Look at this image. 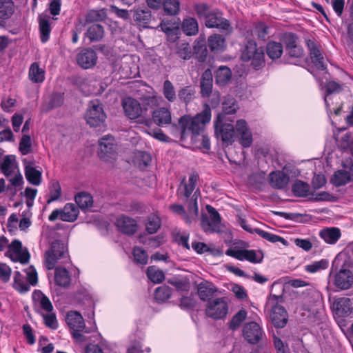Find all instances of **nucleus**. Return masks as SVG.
<instances>
[{"instance_id":"44","label":"nucleus","mask_w":353,"mask_h":353,"mask_svg":"<svg viewBox=\"0 0 353 353\" xmlns=\"http://www.w3.org/2000/svg\"><path fill=\"white\" fill-rule=\"evenodd\" d=\"M254 232L256 234H257L258 235H259L261 237L268 241L269 242H271V243L280 242L285 246L288 245V242L287 241V240H285L283 237H282L281 236L270 233V232L264 231L260 228H255Z\"/></svg>"},{"instance_id":"50","label":"nucleus","mask_w":353,"mask_h":353,"mask_svg":"<svg viewBox=\"0 0 353 353\" xmlns=\"http://www.w3.org/2000/svg\"><path fill=\"white\" fill-rule=\"evenodd\" d=\"M247 312L245 309H241L236 313L229 323V327L232 330H237L247 317Z\"/></svg>"},{"instance_id":"45","label":"nucleus","mask_w":353,"mask_h":353,"mask_svg":"<svg viewBox=\"0 0 353 353\" xmlns=\"http://www.w3.org/2000/svg\"><path fill=\"white\" fill-rule=\"evenodd\" d=\"M261 48H257L256 42L252 39H250L247 41L245 49L242 52V59L245 61H248L252 59V57L254 56Z\"/></svg>"},{"instance_id":"25","label":"nucleus","mask_w":353,"mask_h":353,"mask_svg":"<svg viewBox=\"0 0 353 353\" xmlns=\"http://www.w3.org/2000/svg\"><path fill=\"white\" fill-rule=\"evenodd\" d=\"M214 79L216 85L225 86L230 82L232 79V71L226 65L219 66L214 72Z\"/></svg>"},{"instance_id":"12","label":"nucleus","mask_w":353,"mask_h":353,"mask_svg":"<svg viewBox=\"0 0 353 353\" xmlns=\"http://www.w3.org/2000/svg\"><path fill=\"white\" fill-rule=\"evenodd\" d=\"M242 332L243 338L250 344H256L265 335L262 327L254 321L246 323Z\"/></svg>"},{"instance_id":"38","label":"nucleus","mask_w":353,"mask_h":353,"mask_svg":"<svg viewBox=\"0 0 353 353\" xmlns=\"http://www.w3.org/2000/svg\"><path fill=\"white\" fill-rule=\"evenodd\" d=\"M54 281L59 286L68 287L71 281L68 271L64 268H57L54 272Z\"/></svg>"},{"instance_id":"64","label":"nucleus","mask_w":353,"mask_h":353,"mask_svg":"<svg viewBox=\"0 0 353 353\" xmlns=\"http://www.w3.org/2000/svg\"><path fill=\"white\" fill-rule=\"evenodd\" d=\"M196 301L193 296H182L180 299L179 307L182 310H191L196 305Z\"/></svg>"},{"instance_id":"62","label":"nucleus","mask_w":353,"mask_h":353,"mask_svg":"<svg viewBox=\"0 0 353 353\" xmlns=\"http://www.w3.org/2000/svg\"><path fill=\"white\" fill-rule=\"evenodd\" d=\"M194 10L197 16L201 19L203 18L205 21L207 19V16L210 13L211 10L210 6L205 3H199L194 6Z\"/></svg>"},{"instance_id":"48","label":"nucleus","mask_w":353,"mask_h":353,"mask_svg":"<svg viewBox=\"0 0 353 353\" xmlns=\"http://www.w3.org/2000/svg\"><path fill=\"white\" fill-rule=\"evenodd\" d=\"M162 6L164 12L168 15L175 16L179 12V0H164Z\"/></svg>"},{"instance_id":"24","label":"nucleus","mask_w":353,"mask_h":353,"mask_svg":"<svg viewBox=\"0 0 353 353\" xmlns=\"http://www.w3.org/2000/svg\"><path fill=\"white\" fill-rule=\"evenodd\" d=\"M98 156L104 162L110 161V134H106L98 141Z\"/></svg>"},{"instance_id":"13","label":"nucleus","mask_w":353,"mask_h":353,"mask_svg":"<svg viewBox=\"0 0 353 353\" xmlns=\"http://www.w3.org/2000/svg\"><path fill=\"white\" fill-rule=\"evenodd\" d=\"M305 45L309 51L312 63L314 66L321 70H325L327 65L324 62V57L321 52V46L318 45L314 40L307 39Z\"/></svg>"},{"instance_id":"63","label":"nucleus","mask_w":353,"mask_h":353,"mask_svg":"<svg viewBox=\"0 0 353 353\" xmlns=\"http://www.w3.org/2000/svg\"><path fill=\"white\" fill-rule=\"evenodd\" d=\"M238 109V105L234 98H231L223 103V112L225 114H234Z\"/></svg>"},{"instance_id":"4","label":"nucleus","mask_w":353,"mask_h":353,"mask_svg":"<svg viewBox=\"0 0 353 353\" xmlns=\"http://www.w3.org/2000/svg\"><path fill=\"white\" fill-rule=\"evenodd\" d=\"M69 258L68 246L61 240H54L51 243L50 250L45 253V261L46 268L52 270L55 267L57 261L59 259H68Z\"/></svg>"},{"instance_id":"37","label":"nucleus","mask_w":353,"mask_h":353,"mask_svg":"<svg viewBox=\"0 0 353 353\" xmlns=\"http://www.w3.org/2000/svg\"><path fill=\"white\" fill-rule=\"evenodd\" d=\"M293 194L297 197H307L310 194V186L307 182L295 181L292 185Z\"/></svg>"},{"instance_id":"32","label":"nucleus","mask_w":353,"mask_h":353,"mask_svg":"<svg viewBox=\"0 0 353 353\" xmlns=\"http://www.w3.org/2000/svg\"><path fill=\"white\" fill-rule=\"evenodd\" d=\"M265 50L267 55L272 60L279 59L283 52L282 43L274 41H270L268 42Z\"/></svg>"},{"instance_id":"49","label":"nucleus","mask_w":353,"mask_h":353,"mask_svg":"<svg viewBox=\"0 0 353 353\" xmlns=\"http://www.w3.org/2000/svg\"><path fill=\"white\" fill-rule=\"evenodd\" d=\"M199 176L196 172H192L189 176L188 183H184V196L189 198L195 189Z\"/></svg>"},{"instance_id":"36","label":"nucleus","mask_w":353,"mask_h":353,"mask_svg":"<svg viewBox=\"0 0 353 353\" xmlns=\"http://www.w3.org/2000/svg\"><path fill=\"white\" fill-rule=\"evenodd\" d=\"M32 297L34 302L39 303L43 310L48 312L52 311L53 306L51 301L41 290H35L32 293Z\"/></svg>"},{"instance_id":"11","label":"nucleus","mask_w":353,"mask_h":353,"mask_svg":"<svg viewBox=\"0 0 353 353\" xmlns=\"http://www.w3.org/2000/svg\"><path fill=\"white\" fill-rule=\"evenodd\" d=\"M209 216L202 215L201 220V225L205 232H216L221 223V216L219 213L211 205L206 206Z\"/></svg>"},{"instance_id":"21","label":"nucleus","mask_w":353,"mask_h":353,"mask_svg":"<svg viewBox=\"0 0 353 353\" xmlns=\"http://www.w3.org/2000/svg\"><path fill=\"white\" fill-rule=\"evenodd\" d=\"M217 292V288L210 281H203L197 285V294L203 301H212L213 295Z\"/></svg>"},{"instance_id":"41","label":"nucleus","mask_w":353,"mask_h":353,"mask_svg":"<svg viewBox=\"0 0 353 353\" xmlns=\"http://www.w3.org/2000/svg\"><path fill=\"white\" fill-rule=\"evenodd\" d=\"M196 91L192 85H186L178 91V97L181 101L189 104L195 98Z\"/></svg>"},{"instance_id":"10","label":"nucleus","mask_w":353,"mask_h":353,"mask_svg":"<svg viewBox=\"0 0 353 353\" xmlns=\"http://www.w3.org/2000/svg\"><path fill=\"white\" fill-rule=\"evenodd\" d=\"M6 256L14 262L26 264L29 262L30 254L26 248H23L21 242L18 239L13 240L8 246Z\"/></svg>"},{"instance_id":"52","label":"nucleus","mask_w":353,"mask_h":353,"mask_svg":"<svg viewBox=\"0 0 353 353\" xmlns=\"http://www.w3.org/2000/svg\"><path fill=\"white\" fill-rule=\"evenodd\" d=\"M161 225V221L159 216L150 215L148 217V221L145 223V230L148 234H154L160 228Z\"/></svg>"},{"instance_id":"16","label":"nucleus","mask_w":353,"mask_h":353,"mask_svg":"<svg viewBox=\"0 0 353 353\" xmlns=\"http://www.w3.org/2000/svg\"><path fill=\"white\" fill-rule=\"evenodd\" d=\"M122 106L125 115L130 119H137L141 115L142 108L140 103L132 97L123 99Z\"/></svg>"},{"instance_id":"15","label":"nucleus","mask_w":353,"mask_h":353,"mask_svg":"<svg viewBox=\"0 0 353 353\" xmlns=\"http://www.w3.org/2000/svg\"><path fill=\"white\" fill-rule=\"evenodd\" d=\"M236 136L240 144L243 148H249L251 146L253 141L252 134L245 120L240 119L236 121L235 137Z\"/></svg>"},{"instance_id":"17","label":"nucleus","mask_w":353,"mask_h":353,"mask_svg":"<svg viewBox=\"0 0 353 353\" xmlns=\"http://www.w3.org/2000/svg\"><path fill=\"white\" fill-rule=\"evenodd\" d=\"M97 56L95 51L91 48L83 49L77 56V61L80 67L89 69L97 63Z\"/></svg>"},{"instance_id":"42","label":"nucleus","mask_w":353,"mask_h":353,"mask_svg":"<svg viewBox=\"0 0 353 353\" xmlns=\"http://www.w3.org/2000/svg\"><path fill=\"white\" fill-rule=\"evenodd\" d=\"M14 12V3L12 0H0V19H8Z\"/></svg>"},{"instance_id":"29","label":"nucleus","mask_w":353,"mask_h":353,"mask_svg":"<svg viewBox=\"0 0 353 353\" xmlns=\"http://www.w3.org/2000/svg\"><path fill=\"white\" fill-rule=\"evenodd\" d=\"M17 167L15 156L14 155L5 156L2 163L0 164V169L7 179L11 176L14 172V168Z\"/></svg>"},{"instance_id":"7","label":"nucleus","mask_w":353,"mask_h":353,"mask_svg":"<svg viewBox=\"0 0 353 353\" xmlns=\"http://www.w3.org/2000/svg\"><path fill=\"white\" fill-rule=\"evenodd\" d=\"M214 132L216 137L221 139L226 145H231L236 134V128L232 124L223 122L221 114H219L214 121Z\"/></svg>"},{"instance_id":"18","label":"nucleus","mask_w":353,"mask_h":353,"mask_svg":"<svg viewBox=\"0 0 353 353\" xmlns=\"http://www.w3.org/2000/svg\"><path fill=\"white\" fill-rule=\"evenodd\" d=\"M66 323L70 327V333L83 331L85 329V322L81 314L76 311H70L67 313Z\"/></svg>"},{"instance_id":"46","label":"nucleus","mask_w":353,"mask_h":353,"mask_svg":"<svg viewBox=\"0 0 353 353\" xmlns=\"http://www.w3.org/2000/svg\"><path fill=\"white\" fill-rule=\"evenodd\" d=\"M351 180L350 173L344 170H339L334 172L332 179L333 184L336 186H342L347 184Z\"/></svg>"},{"instance_id":"39","label":"nucleus","mask_w":353,"mask_h":353,"mask_svg":"<svg viewBox=\"0 0 353 353\" xmlns=\"http://www.w3.org/2000/svg\"><path fill=\"white\" fill-rule=\"evenodd\" d=\"M173 290L172 288L166 285L158 287L154 291V299L158 303H165L170 299Z\"/></svg>"},{"instance_id":"30","label":"nucleus","mask_w":353,"mask_h":353,"mask_svg":"<svg viewBox=\"0 0 353 353\" xmlns=\"http://www.w3.org/2000/svg\"><path fill=\"white\" fill-rule=\"evenodd\" d=\"M61 211V221L66 222H74L79 214V208L71 203H66Z\"/></svg>"},{"instance_id":"23","label":"nucleus","mask_w":353,"mask_h":353,"mask_svg":"<svg viewBox=\"0 0 353 353\" xmlns=\"http://www.w3.org/2000/svg\"><path fill=\"white\" fill-rule=\"evenodd\" d=\"M319 235L326 243L334 245L341 238V232L336 227L325 228L319 231Z\"/></svg>"},{"instance_id":"58","label":"nucleus","mask_w":353,"mask_h":353,"mask_svg":"<svg viewBox=\"0 0 353 353\" xmlns=\"http://www.w3.org/2000/svg\"><path fill=\"white\" fill-rule=\"evenodd\" d=\"M252 66L256 70L262 68L265 65V54L263 48L252 57L250 59Z\"/></svg>"},{"instance_id":"8","label":"nucleus","mask_w":353,"mask_h":353,"mask_svg":"<svg viewBox=\"0 0 353 353\" xmlns=\"http://www.w3.org/2000/svg\"><path fill=\"white\" fill-rule=\"evenodd\" d=\"M205 312L207 316L214 320L225 318L228 312V305L225 298L219 297L209 301Z\"/></svg>"},{"instance_id":"55","label":"nucleus","mask_w":353,"mask_h":353,"mask_svg":"<svg viewBox=\"0 0 353 353\" xmlns=\"http://www.w3.org/2000/svg\"><path fill=\"white\" fill-rule=\"evenodd\" d=\"M329 262L327 259H321L318 261H314L311 264L305 266V271L309 273H315L322 270L327 268Z\"/></svg>"},{"instance_id":"57","label":"nucleus","mask_w":353,"mask_h":353,"mask_svg":"<svg viewBox=\"0 0 353 353\" xmlns=\"http://www.w3.org/2000/svg\"><path fill=\"white\" fill-rule=\"evenodd\" d=\"M285 50L291 49L299 45V37L293 32L284 33L282 39Z\"/></svg>"},{"instance_id":"1","label":"nucleus","mask_w":353,"mask_h":353,"mask_svg":"<svg viewBox=\"0 0 353 353\" xmlns=\"http://www.w3.org/2000/svg\"><path fill=\"white\" fill-rule=\"evenodd\" d=\"M211 117V108L208 104L205 103L200 112L194 117L183 115L179 118V123L181 125L183 134H187V137L190 135L191 139L194 140L203 132L205 125L210 123Z\"/></svg>"},{"instance_id":"27","label":"nucleus","mask_w":353,"mask_h":353,"mask_svg":"<svg viewBox=\"0 0 353 353\" xmlns=\"http://www.w3.org/2000/svg\"><path fill=\"white\" fill-rule=\"evenodd\" d=\"M50 21L51 17L48 14H42L39 16V31L42 43L47 42L50 38L51 32Z\"/></svg>"},{"instance_id":"59","label":"nucleus","mask_w":353,"mask_h":353,"mask_svg":"<svg viewBox=\"0 0 353 353\" xmlns=\"http://www.w3.org/2000/svg\"><path fill=\"white\" fill-rule=\"evenodd\" d=\"M325 91L326 95L325 97L324 101L325 103L326 108H329L330 103L328 102V95L341 91V86L339 83L336 81H330L326 83L325 84Z\"/></svg>"},{"instance_id":"28","label":"nucleus","mask_w":353,"mask_h":353,"mask_svg":"<svg viewBox=\"0 0 353 353\" xmlns=\"http://www.w3.org/2000/svg\"><path fill=\"white\" fill-rule=\"evenodd\" d=\"M152 119L159 126L171 123L172 117L170 110L165 108H159L152 112Z\"/></svg>"},{"instance_id":"56","label":"nucleus","mask_w":353,"mask_h":353,"mask_svg":"<svg viewBox=\"0 0 353 353\" xmlns=\"http://www.w3.org/2000/svg\"><path fill=\"white\" fill-rule=\"evenodd\" d=\"M19 150L22 155H27L32 152L31 137L28 134H25L20 140Z\"/></svg>"},{"instance_id":"53","label":"nucleus","mask_w":353,"mask_h":353,"mask_svg":"<svg viewBox=\"0 0 353 353\" xmlns=\"http://www.w3.org/2000/svg\"><path fill=\"white\" fill-rule=\"evenodd\" d=\"M163 94L169 102H174L176 99V92L172 83L167 79L163 82Z\"/></svg>"},{"instance_id":"26","label":"nucleus","mask_w":353,"mask_h":353,"mask_svg":"<svg viewBox=\"0 0 353 353\" xmlns=\"http://www.w3.org/2000/svg\"><path fill=\"white\" fill-rule=\"evenodd\" d=\"M208 46L214 53L223 52L226 48L225 38L220 34H213L208 39Z\"/></svg>"},{"instance_id":"61","label":"nucleus","mask_w":353,"mask_h":353,"mask_svg":"<svg viewBox=\"0 0 353 353\" xmlns=\"http://www.w3.org/2000/svg\"><path fill=\"white\" fill-rule=\"evenodd\" d=\"M50 196L47 201L48 203H50L52 201L57 200L61 196V189L57 181H53L51 182L50 186Z\"/></svg>"},{"instance_id":"2","label":"nucleus","mask_w":353,"mask_h":353,"mask_svg":"<svg viewBox=\"0 0 353 353\" xmlns=\"http://www.w3.org/2000/svg\"><path fill=\"white\" fill-rule=\"evenodd\" d=\"M283 294L276 295L270 294L268 296L265 307L270 311V318L274 326L276 328L284 327L288 321V314L284 306Z\"/></svg>"},{"instance_id":"19","label":"nucleus","mask_w":353,"mask_h":353,"mask_svg":"<svg viewBox=\"0 0 353 353\" xmlns=\"http://www.w3.org/2000/svg\"><path fill=\"white\" fill-rule=\"evenodd\" d=\"M333 309L335 314L339 317L350 316L353 310L350 299L341 297L336 299L333 303Z\"/></svg>"},{"instance_id":"6","label":"nucleus","mask_w":353,"mask_h":353,"mask_svg":"<svg viewBox=\"0 0 353 353\" xmlns=\"http://www.w3.org/2000/svg\"><path fill=\"white\" fill-rule=\"evenodd\" d=\"M225 254L239 261H247L254 264L260 263L263 259V254L261 251L257 253L254 250H246L236 246L228 249Z\"/></svg>"},{"instance_id":"14","label":"nucleus","mask_w":353,"mask_h":353,"mask_svg":"<svg viewBox=\"0 0 353 353\" xmlns=\"http://www.w3.org/2000/svg\"><path fill=\"white\" fill-rule=\"evenodd\" d=\"M24 173L26 180L33 185H39L41 183L42 172L38 170L34 165L33 161L23 159Z\"/></svg>"},{"instance_id":"22","label":"nucleus","mask_w":353,"mask_h":353,"mask_svg":"<svg viewBox=\"0 0 353 353\" xmlns=\"http://www.w3.org/2000/svg\"><path fill=\"white\" fill-rule=\"evenodd\" d=\"M213 86V76L210 69H206L201 74L200 79L201 94L208 97L212 93Z\"/></svg>"},{"instance_id":"34","label":"nucleus","mask_w":353,"mask_h":353,"mask_svg":"<svg viewBox=\"0 0 353 353\" xmlns=\"http://www.w3.org/2000/svg\"><path fill=\"white\" fill-rule=\"evenodd\" d=\"M181 28L188 36L196 35L199 32L198 21L194 17H186L183 20Z\"/></svg>"},{"instance_id":"60","label":"nucleus","mask_w":353,"mask_h":353,"mask_svg":"<svg viewBox=\"0 0 353 353\" xmlns=\"http://www.w3.org/2000/svg\"><path fill=\"white\" fill-rule=\"evenodd\" d=\"M176 52L177 56L183 60L190 59L192 57L191 48L187 43H183L179 45Z\"/></svg>"},{"instance_id":"35","label":"nucleus","mask_w":353,"mask_h":353,"mask_svg":"<svg viewBox=\"0 0 353 353\" xmlns=\"http://www.w3.org/2000/svg\"><path fill=\"white\" fill-rule=\"evenodd\" d=\"M152 17L151 12L148 10H136L134 12L133 19L136 24L143 28L148 27Z\"/></svg>"},{"instance_id":"54","label":"nucleus","mask_w":353,"mask_h":353,"mask_svg":"<svg viewBox=\"0 0 353 353\" xmlns=\"http://www.w3.org/2000/svg\"><path fill=\"white\" fill-rule=\"evenodd\" d=\"M134 261L141 265H145L148 261V255L146 251L139 246H135L132 251Z\"/></svg>"},{"instance_id":"31","label":"nucleus","mask_w":353,"mask_h":353,"mask_svg":"<svg viewBox=\"0 0 353 353\" xmlns=\"http://www.w3.org/2000/svg\"><path fill=\"white\" fill-rule=\"evenodd\" d=\"M74 201L78 208L82 210H86L92 207L93 198L92 195L85 191L77 193L74 196Z\"/></svg>"},{"instance_id":"9","label":"nucleus","mask_w":353,"mask_h":353,"mask_svg":"<svg viewBox=\"0 0 353 353\" xmlns=\"http://www.w3.org/2000/svg\"><path fill=\"white\" fill-rule=\"evenodd\" d=\"M330 276L333 277L334 285L341 290H348L353 284V273L347 268L342 267L339 270H334L332 265Z\"/></svg>"},{"instance_id":"33","label":"nucleus","mask_w":353,"mask_h":353,"mask_svg":"<svg viewBox=\"0 0 353 353\" xmlns=\"http://www.w3.org/2000/svg\"><path fill=\"white\" fill-rule=\"evenodd\" d=\"M288 181L289 177L283 172H273L270 174V183L272 187L276 188H284L288 185Z\"/></svg>"},{"instance_id":"43","label":"nucleus","mask_w":353,"mask_h":353,"mask_svg":"<svg viewBox=\"0 0 353 353\" xmlns=\"http://www.w3.org/2000/svg\"><path fill=\"white\" fill-rule=\"evenodd\" d=\"M29 78L34 83H41L45 79V71L39 68L37 63L34 62L30 65Z\"/></svg>"},{"instance_id":"3","label":"nucleus","mask_w":353,"mask_h":353,"mask_svg":"<svg viewBox=\"0 0 353 353\" xmlns=\"http://www.w3.org/2000/svg\"><path fill=\"white\" fill-rule=\"evenodd\" d=\"M84 117L90 127L98 128L97 131L99 132L105 130L106 114L103 111L102 105L98 101L90 102Z\"/></svg>"},{"instance_id":"47","label":"nucleus","mask_w":353,"mask_h":353,"mask_svg":"<svg viewBox=\"0 0 353 353\" xmlns=\"http://www.w3.org/2000/svg\"><path fill=\"white\" fill-rule=\"evenodd\" d=\"M13 288L20 293H26L30 289V285L23 280V276L20 272L16 271L13 277Z\"/></svg>"},{"instance_id":"51","label":"nucleus","mask_w":353,"mask_h":353,"mask_svg":"<svg viewBox=\"0 0 353 353\" xmlns=\"http://www.w3.org/2000/svg\"><path fill=\"white\" fill-rule=\"evenodd\" d=\"M147 276L154 283H160L165 279L163 272L157 269L154 266H149L148 268Z\"/></svg>"},{"instance_id":"40","label":"nucleus","mask_w":353,"mask_h":353,"mask_svg":"<svg viewBox=\"0 0 353 353\" xmlns=\"http://www.w3.org/2000/svg\"><path fill=\"white\" fill-rule=\"evenodd\" d=\"M104 34L103 28L99 23H92L90 26L85 32V37L89 38L90 41H98L103 38Z\"/></svg>"},{"instance_id":"20","label":"nucleus","mask_w":353,"mask_h":353,"mask_svg":"<svg viewBox=\"0 0 353 353\" xmlns=\"http://www.w3.org/2000/svg\"><path fill=\"white\" fill-rule=\"evenodd\" d=\"M116 225L123 234H134L137 230V221L130 217L121 216L117 219Z\"/></svg>"},{"instance_id":"5","label":"nucleus","mask_w":353,"mask_h":353,"mask_svg":"<svg viewBox=\"0 0 353 353\" xmlns=\"http://www.w3.org/2000/svg\"><path fill=\"white\" fill-rule=\"evenodd\" d=\"M205 26L208 28H216L227 33H231L233 30L230 21L223 17V12L218 8L211 10L205 21Z\"/></svg>"}]
</instances>
